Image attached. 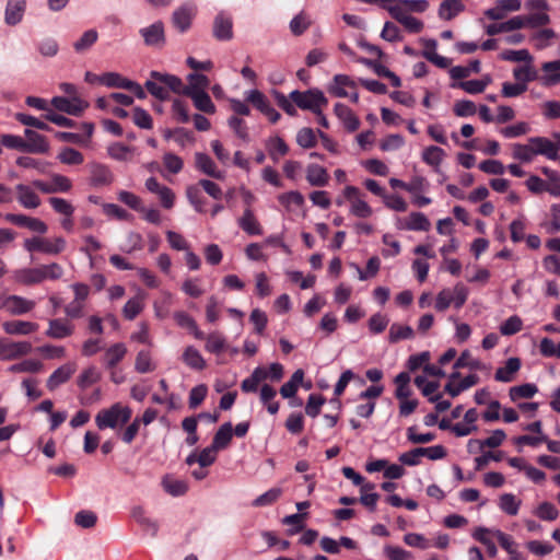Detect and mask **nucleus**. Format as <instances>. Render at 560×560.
<instances>
[{"mask_svg":"<svg viewBox=\"0 0 560 560\" xmlns=\"http://www.w3.org/2000/svg\"><path fill=\"white\" fill-rule=\"evenodd\" d=\"M500 59L505 61H513V62H525V63H532L533 62V56L529 54L527 49H520V50H504L500 54Z\"/></svg>","mask_w":560,"mask_h":560,"instance_id":"603ef678","label":"nucleus"},{"mask_svg":"<svg viewBox=\"0 0 560 560\" xmlns=\"http://www.w3.org/2000/svg\"><path fill=\"white\" fill-rule=\"evenodd\" d=\"M32 351L28 341H9L0 339V360L11 361L27 355Z\"/></svg>","mask_w":560,"mask_h":560,"instance_id":"423d86ee","label":"nucleus"},{"mask_svg":"<svg viewBox=\"0 0 560 560\" xmlns=\"http://www.w3.org/2000/svg\"><path fill=\"white\" fill-rule=\"evenodd\" d=\"M282 492L283 491L280 487H273L266 491L265 493L257 497L253 501L252 505L256 508L271 505L281 497Z\"/></svg>","mask_w":560,"mask_h":560,"instance_id":"37998d69","label":"nucleus"},{"mask_svg":"<svg viewBox=\"0 0 560 560\" xmlns=\"http://www.w3.org/2000/svg\"><path fill=\"white\" fill-rule=\"evenodd\" d=\"M89 168L92 185L106 186L113 182V174L106 165L92 163Z\"/></svg>","mask_w":560,"mask_h":560,"instance_id":"5701e85b","label":"nucleus"},{"mask_svg":"<svg viewBox=\"0 0 560 560\" xmlns=\"http://www.w3.org/2000/svg\"><path fill=\"white\" fill-rule=\"evenodd\" d=\"M74 331V326L66 319H50L46 336L52 339H63L71 336Z\"/></svg>","mask_w":560,"mask_h":560,"instance_id":"f8f14e48","label":"nucleus"},{"mask_svg":"<svg viewBox=\"0 0 560 560\" xmlns=\"http://www.w3.org/2000/svg\"><path fill=\"white\" fill-rule=\"evenodd\" d=\"M544 74L539 78L546 86L560 83V60L545 62L541 67Z\"/></svg>","mask_w":560,"mask_h":560,"instance_id":"a878e982","label":"nucleus"},{"mask_svg":"<svg viewBox=\"0 0 560 560\" xmlns=\"http://www.w3.org/2000/svg\"><path fill=\"white\" fill-rule=\"evenodd\" d=\"M144 43L149 46H158L164 42V30L161 22L153 23L148 27L140 30Z\"/></svg>","mask_w":560,"mask_h":560,"instance_id":"393cba45","label":"nucleus"},{"mask_svg":"<svg viewBox=\"0 0 560 560\" xmlns=\"http://www.w3.org/2000/svg\"><path fill=\"white\" fill-rule=\"evenodd\" d=\"M468 290L465 285L458 283L453 289H443L439 292L435 300V310L444 312L452 304L460 308L467 301Z\"/></svg>","mask_w":560,"mask_h":560,"instance_id":"39448f33","label":"nucleus"},{"mask_svg":"<svg viewBox=\"0 0 560 560\" xmlns=\"http://www.w3.org/2000/svg\"><path fill=\"white\" fill-rule=\"evenodd\" d=\"M40 273L43 275V281L45 280H58L60 279L65 270L58 262H50L47 265L39 266Z\"/></svg>","mask_w":560,"mask_h":560,"instance_id":"bf43d9fd","label":"nucleus"},{"mask_svg":"<svg viewBox=\"0 0 560 560\" xmlns=\"http://www.w3.org/2000/svg\"><path fill=\"white\" fill-rule=\"evenodd\" d=\"M209 86V79L199 73H190L187 77V84L183 86L180 93L185 96H189L194 93L207 91Z\"/></svg>","mask_w":560,"mask_h":560,"instance_id":"a211bd4d","label":"nucleus"},{"mask_svg":"<svg viewBox=\"0 0 560 560\" xmlns=\"http://www.w3.org/2000/svg\"><path fill=\"white\" fill-rule=\"evenodd\" d=\"M145 187L149 191L155 194L159 197L163 207L171 208L173 206L172 190L159 184L154 177H150L147 179Z\"/></svg>","mask_w":560,"mask_h":560,"instance_id":"412c9836","label":"nucleus"},{"mask_svg":"<svg viewBox=\"0 0 560 560\" xmlns=\"http://www.w3.org/2000/svg\"><path fill=\"white\" fill-rule=\"evenodd\" d=\"M246 101L252 103L260 110L271 122H277L280 114L271 106L268 98L258 90H252L246 93Z\"/></svg>","mask_w":560,"mask_h":560,"instance_id":"6e6552de","label":"nucleus"},{"mask_svg":"<svg viewBox=\"0 0 560 560\" xmlns=\"http://www.w3.org/2000/svg\"><path fill=\"white\" fill-rule=\"evenodd\" d=\"M51 105L57 110L72 116H80L89 107V103L82 100L80 96H74L70 98L55 96L51 100Z\"/></svg>","mask_w":560,"mask_h":560,"instance_id":"0eeeda50","label":"nucleus"},{"mask_svg":"<svg viewBox=\"0 0 560 560\" xmlns=\"http://www.w3.org/2000/svg\"><path fill=\"white\" fill-rule=\"evenodd\" d=\"M513 77L517 83L527 85L528 82L538 78V73L532 63H525L513 70Z\"/></svg>","mask_w":560,"mask_h":560,"instance_id":"58836bf2","label":"nucleus"},{"mask_svg":"<svg viewBox=\"0 0 560 560\" xmlns=\"http://www.w3.org/2000/svg\"><path fill=\"white\" fill-rule=\"evenodd\" d=\"M131 418V409L120 404H115L108 409L101 410L96 417L95 422L98 429L106 428L115 429L126 424Z\"/></svg>","mask_w":560,"mask_h":560,"instance_id":"f257e3e1","label":"nucleus"},{"mask_svg":"<svg viewBox=\"0 0 560 560\" xmlns=\"http://www.w3.org/2000/svg\"><path fill=\"white\" fill-rule=\"evenodd\" d=\"M213 35L217 39L229 40L233 36L232 20L224 13H219L213 23Z\"/></svg>","mask_w":560,"mask_h":560,"instance_id":"6ab92c4d","label":"nucleus"},{"mask_svg":"<svg viewBox=\"0 0 560 560\" xmlns=\"http://www.w3.org/2000/svg\"><path fill=\"white\" fill-rule=\"evenodd\" d=\"M233 436V428L231 422L223 423L215 432L212 441V446L219 450H224L229 446Z\"/></svg>","mask_w":560,"mask_h":560,"instance_id":"72a5a7b5","label":"nucleus"},{"mask_svg":"<svg viewBox=\"0 0 560 560\" xmlns=\"http://www.w3.org/2000/svg\"><path fill=\"white\" fill-rule=\"evenodd\" d=\"M388 12L396 21L402 24L408 32L417 34L422 31L423 23L420 20L409 15L407 10L401 8V5L388 7Z\"/></svg>","mask_w":560,"mask_h":560,"instance_id":"1a4fd4ad","label":"nucleus"},{"mask_svg":"<svg viewBox=\"0 0 560 560\" xmlns=\"http://www.w3.org/2000/svg\"><path fill=\"white\" fill-rule=\"evenodd\" d=\"M311 25V20L303 12L295 15L290 22V30L294 35L303 34Z\"/></svg>","mask_w":560,"mask_h":560,"instance_id":"338daca9","label":"nucleus"},{"mask_svg":"<svg viewBox=\"0 0 560 560\" xmlns=\"http://www.w3.org/2000/svg\"><path fill=\"white\" fill-rule=\"evenodd\" d=\"M14 280L23 285H33L43 282L39 266L35 268H22L14 272Z\"/></svg>","mask_w":560,"mask_h":560,"instance_id":"bb28decb","label":"nucleus"},{"mask_svg":"<svg viewBox=\"0 0 560 560\" xmlns=\"http://www.w3.org/2000/svg\"><path fill=\"white\" fill-rule=\"evenodd\" d=\"M237 222L240 228L249 235H260L262 233V229L250 208L244 210Z\"/></svg>","mask_w":560,"mask_h":560,"instance_id":"c85d7f7f","label":"nucleus"},{"mask_svg":"<svg viewBox=\"0 0 560 560\" xmlns=\"http://www.w3.org/2000/svg\"><path fill=\"white\" fill-rule=\"evenodd\" d=\"M535 514L540 520L555 521L559 515V511L556 509V506L553 504H551L549 502H542L536 509Z\"/></svg>","mask_w":560,"mask_h":560,"instance_id":"774afa93","label":"nucleus"},{"mask_svg":"<svg viewBox=\"0 0 560 560\" xmlns=\"http://www.w3.org/2000/svg\"><path fill=\"white\" fill-rule=\"evenodd\" d=\"M334 112H335L336 116L342 121L345 128L348 131L353 132L359 128L360 121H359L358 117L345 104L337 103L335 105Z\"/></svg>","mask_w":560,"mask_h":560,"instance_id":"4be33fe9","label":"nucleus"},{"mask_svg":"<svg viewBox=\"0 0 560 560\" xmlns=\"http://www.w3.org/2000/svg\"><path fill=\"white\" fill-rule=\"evenodd\" d=\"M35 302L20 295L7 296L5 308L12 315H23L35 307Z\"/></svg>","mask_w":560,"mask_h":560,"instance_id":"2eb2a0df","label":"nucleus"},{"mask_svg":"<svg viewBox=\"0 0 560 560\" xmlns=\"http://www.w3.org/2000/svg\"><path fill=\"white\" fill-rule=\"evenodd\" d=\"M48 202L57 213L63 217H72L74 213V207L63 198L51 197Z\"/></svg>","mask_w":560,"mask_h":560,"instance_id":"13d9d810","label":"nucleus"},{"mask_svg":"<svg viewBox=\"0 0 560 560\" xmlns=\"http://www.w3.org/2000/svg\"><path fill=\"white\" fill-rule=\"evenodd\" d=\"M430 228L431 222L422 212H411L401 225V229L408 231L427 232Z\"/></svg>","mask_w":560,"mask_h":560,"instance_id":"cd10ccee","label":"nucleus"},{"mask_svg":"<svg viewBox=\"0 0 560 560\" xmlns=\"http://www.w3.org/2000/svg\"><path fill=\"white\" fill-rule=\"evenodd\" d=\"M107 153L115 160L126 161L130 156L131 149L120 142H115L108 145Z\"/></svg>","mask_w":560,"mask_h":560,"instance_id":"69168bd1","label":"nucleus"},{"mask_svg":"<svg viewBox=\"0 0 560 560\" xmlns=\"http://www.w3.org/2000/svg\"><path fill=\"white\" fill-rule=\"evenodd\" d=\"M195 106L196 109L206 114H214L215 105L211 101L207 91L194 93L188 96Z\"/></svg>","mask_w":560,"mask_h":560,"instance_id":"e433bc0d","label":"nucleus"},{"mask_svg":"<svg viewBox=\"0 0 560 560\" xmlns=\"http://www.w3.org/2000/svg\"><path fill=\"white\" fill-rule=\"evenodd\" d=\"M158 368L156 362L153 360L150 350L142 349L140 350L135 360V370L138 373L145 374L154 372Z\"/></svg>","mask_w":560,"mask_h":560,"instance_id":"c756f323","label":"nucleus"},{"mask_svg":"<svg viewBox=\"0 0 560 560\" xmlns=\"http://www.w3.org/2000/svg\"><path fill=\"white\" fill-rule=\"evenodd\" d=\"M290 100L301 109H308L316 115H320L322 106H326L328 103L324 93L316 89L306 92L292 91Z\"/></svg>","mask_w":560,"mask_h":560,"instance_id":"20e7f679","label":"nucleus"},{"mask_svg":"<svg viewBox=\"0 0 560 560\" xmlns=\"http://www.w3.org/2000/svg\"><path fill=\"white\" fill-rule=\"evenodd\" d=\"M512 155L514 159L523 162L530 163L535 155L532 143L527 142V144L515 143L513 144Z\"/></svg>","mask_w":560,"mask_h":560,"instance_id":"09e8293b","label":"nucleus"},{"mask_svg":"<svg viewBox=\"0 0 560 560\" xmlns=\"http://www.w3.org/2000/svg\"><path fill=\"white\" fill-rule=\"evenodd\" d=\"M26 7L25 0H8L4 21L8 25H16L21 22Z\"/></svg>","mask_w":560,"mask_h":560,"instance_id":"aec40b11","label":"nucleus"},{"mask_svg":"<svg viewBox=\"0 0 560 560\" xmlns=\"http://www.w3.org/2000/svg\"><path fill=\"white\" fill-rule=\"evenodd\" d=\"M177 325L187 328L197 339L205 338L195 319L185 313H177Z\"/></svg>","mask_w":560,"mask_h":560,"instance_id":"4d7b16f0","label":"nucleus"},{"mask_svg":"<svg viewBox=\"0 0 560 560\" xmlns=\"http://www.w3.org/2000/svg\"><path fill=\"white\" fill-rule=\"evenodd\" d=\"M58 159L61 163L68 165H79L84 161L83 154L73 148H65L58 154Z\"/></svg>","mask_w":560,"mask_h":560,"instance_id":"5fc2aeb1","label":"nucleus"},{"mask_svg":"<svg viewBox=\"0 0 560 560\" xmlns=\"http://www.w3.org/2000/svg\"><path fill=\"white\" fill-rule=\"evenodd\" d=\"M98 34L95 30H89L82 34L80 39L73 44V48L78 52L88 50L97 40Z\"/></svg>","mask_w":560,"mask_h":560,"instance_id":"6e6d98bb","label":"nucleus"},{"mask_svg":"<svg viewBox=\"0 0 560 560\" xmlns=\"http://www.w3.org/2000/svg\"><path fill=\"white\" fill-rule=\"evenodd\" d=\"M479 72H480V61L476 59V60L470 61L468 66L453 67L450 70V75L454 80H462V79L468 78L471 73H479Z\"/></svg>","mask_w":560,"mask_h":560,"instance_id":"a19ab883","label":"nucleus"},{"mask_svg":"<svg viewBox=\"0 0 560 560\" xmlns=\"http://www.w3.org/2000/svg\"><path fill=\"white\" fill-rule=\"evenodd\" d=\"M129 81L117 72H106L101 75V84L107 88L126 89Z\"/></svg>","mask_w":560,"mask_h":560,"instance_id":"3c124183","label":"nucleus"},{"mask_svg":"<svg viewBox=\"0 0 560 560\" xmlns=\"http://www.w3.org/2000/svg\"><path fill=\"white\" fill-rule=\"evenodd\" d=\"M100 378H101V374L98 373L96 368L89 366L78 377V385L84 389V388L91 386L92 384L98 382Z\"/></svg>","mask_w":560,"mask_h":560,"instance_id":"052dcab7","label":"nucleus"},{"mask_svg":"<svg viewBox=\"0 0 560 560\" xmlns=\"http://www.w3.org/2000/svg\"><path fill=\"white\" fill-rule=\"evenodd\" d=\"M196 164L200 171L213 178H223V172L219 171L211 158L205 153L196 154Z\"/></svg>","mask_w":560,"mask_h":560,"instance_id":"f704fd0d","label":"nucleus"},{"mask_svg":"<svg viewBox=\"0 0 560 560\" xmlns=\"http://www.w3.org/2000/svg\"><path fill=\"white\" fill-rule=\"evenodd\" d=\"M521 506V501L512 493H504L499 499V508L509 515H516Z\"/></svg>","mask_w":560,"mask_h":560,"instance_id":"a18cd8bd","label":"nucleus"},{"mask_svg":"<svg viewBox=\"0 0 560 560\" xmlns=\"http://www.w3.org/2000/svg\"><path fill=\"white\" fill-rule=\"evenodd\" d=\"M538 388L535 384L526 383L520 386L511 387L509 390V396L512 401H517L522 398H532Z\"/></svg>","mask_w":560,"mask_h":560,"instance_id":"79ce46f5","label":"nucleus"},{"mask_svg":"<svg viewBox=\"0 0 560 560\" xmlns=\"http://www.w3.org/2000/svg\"><path fill=\"white\" fill-rule=\"evenodd\" d=\"M23 247L28 253H43L46 255L57 256L67 247V242L62 236L51 238L33 236L24 240Z\"/></svg>","mask_w":560,"mask_h":560,"instance_id":"f03ea898","label":"nucleus"},{"mask_svg":"<svg viewBox=\"0 0 560 560\" xmlns=\"http://www.w3.org/2000/svg\"><path fill=\"white\" fill-rule=\"evenodd\" d=\"M127 348L124 343L110 346L103 355V363L106 369L113 370L125 358Z\"/></svg>","mask_w":560,"mask_h":560,"instance_id":"b1692460","label":"nucleus"},{"mask_svg":"<svg viewBox=\"0 0 560 560\" xmlns=\"http://www.w3.org/2000/svg\"><path fill=\"white\" fill-rule=\"evenodd\" d=\"M43 370V363L37 360H24L12 364L8 371L11 373H38Z\"/></svg>","mask_w":560,"mask_h":560,"instance_id":"de8ad7c7","label":"nucleus"},{"mask_svg":"<svg viewBox=\"0 0 560 560\" xmlns=\"http://www.w3.org/2000/svg\"><path fill=\"white\" fill-rule=\"evenodd\" d=\"M542 174L548 178L547 191L552 196H560V175L557 171H553L547 166L541 167Z\"/></svg>","mask_w":560,"mask_h":560,"instance_id":"864d4df0","label":"nucleus"},{"mask_svg":"<svg viewBox=\"0 0 560 560\" xmlns=\"http://www.w3.org/2000/svg\"><path fill=\"white\" fill-rule=\"evenodd\" d=\"M15 191L16 199L23 208L36 209L40 206V198L31 186L18 184L15 186Z\"/></svg>","mask_w":560,"mask_h":560,"instance_id":"9b49d317","label":"nucleus"},{"mask_svg":"<svg viewBox=\"0 0 560 560\" xmlns=\"http://www.w3.org/2000/svg\"><path fill=\"white\" fill-rule=\"evenodd\" d=\"M143 308L142 299L139 296L132 298L127 301L122 308L124 316L131 320L133 319Z\"/></svg>","mask_w":560,"mask_h":560,"instance_id":"0e129e2a","label":"nucleus"},{"mask_svg":"<svg viewBox=\"0 0 560 560\" xmlns=\"http://www.w3.org/2000/svg\"><path fill=\"white\" fill-rule=\"evenodd\" d=\"M464 4L460 0H445L441 3L439 9V16L442 20H452L464 10Z\"/></svg>","mask_w":560,"mask_h":560,"instance_id":"4c0bfd02","label":"nucleus"},{"mask_svg":"<svg viewBox=\"0 0 560 560\" xmlns=\"http://www.w3.org/2000/svg\"><path fill=\"white\" fill-rule=\"evenodd\" d=\"M306 179L312 186L323 187L328 183L329 175L323 166L310 164L306 168Z\"/></svg>","mask_w":560,"mask_h":560,"instance_id":"2f4dec72","label":"nucleus"},{"mask_svg":"<svg viewBox=\"0 0 560 560\" xmlns=\"http://www.w3.org/2000/svg\"><path fill=\"white\" fill-rule=\"evenodd\" d=\"M505 438H506L505 432L501 429H497L492 432V434L489 438H487L485 440H471L469 442V444L476 443L479 445L480 448H483V447L495 448L503 443Z\"/></svg>","mask_w":560,"mask_h":560,"instance_id":"c03bdc74","label":"nucleus"},{"mask_svg":"<svg viewBox=\"0 0 560 560\" xmlns=\"http://www.w3.org/2000/svg\"><path fill=\"white\" fill-rule=\"evenodd\" d=\"M269 156L272 161L278 162L280 156L288 154L289 147L284 140L278 136L271 137L266 142Z\"/></svg>","mask_w":560,"mask_h":560,"instance_id":"c9c22d12","label":"nucleus"},{"mask_svg":"<svg viewBox=\"0 0 560 560\" xmlns=\"http://www.w3.org/2000/svg\"><path fill=\"white\" fill-rule=\"evenodd\" d=\"M24 151L30 153H45L49 145L45 137L31 129L25 130Z\"/></svg>","mask_w":560,"mask_h":560,"instance_id":"ddd939ff","label":"nucleus"},{"mask_svg":"<svg viewBox=\"0 0 560 560\" xmlns=\"http://www.w3.org/2000/svg\"><path fill=\"white\" fill-rule=\"evenodd\" d=\"M355 86V82L349 75L336 74L328 86V92L336 97H348L346 89L354 90Z\"/></svg>","mask_w":560,"mask_h":560,"instance_id":"f3484780","label":"nucleus"},{"mask_svg":"<svg viewBox=\"0 0 560 560\" xmlns=\"http://www.w3.org/2000/svg\"><path fill=\"white\" fill-rule=\"evenodd\" d=\"M77 370L75 363L68 362L61 366H59L54 373L48 377L46 382V386L49 390H55L58 386L66 383L70 380V377L74 374Z\"/></svg>","mask_w":560,"mask_h":560,"instance_id":"9d476101","label":"nucleus"},{"mask_svg":"<svg viewBox=\"0 0 560 560\" xmlns=\"http://www.w3.org/2000/svg\"><path fill=\"white\" fill-rule=\"evenodd\" d=\"M197 12L196 5L192 3H184L179 10H177V30L186 32L195 18Z\"/></svg>","mask_w":560,"mask_h":560,"instance_id":"473e14b6","label":"nucleus"},{"mask_svg":"<svg viewBox=\"0 0 560 560\" xmlns=\"http://www.w3.org/2000/svg\"><path fill=\"white\" fill-rule=\"evenodd\" d=\"M144 86L152 96L164 101L175 92V77L152 71L150 73V79L147 80Z\"/></svg>","mask_w":560,"mask_h":560,"instance_id":"7ed1b4c3","label":"nucleus"},{"mask_svg":"<svg viewBox=\"0 0 560 560\" xmlns=\"http://www.w3.org/2000/svg\"><path fill=\"white\" fill-rule=\"evenodd\" d=\"M521 369V360L518 358H510L505 365L499 368L494 374L498 382L509 383L514 378L515 373Z\"/></svg>","mask_w":560,"mask_h":560,"instance_id":"7c9ffc66","label":"nucleus"},{"mask_svg":"<svg viewBox=\"0 0 560 560\" xmlns=\"http://www.w3.org/2000/svg\"><path fill=\"white\" fill-rule=\"evenodd\" d=\"M226 346L225 338L219 332H212L207 337L206 349L212 353H221Z\"/></svg>","mask_w":560,"mask_h":560,"instance_id":"e2e57ef3","label":"nucleus"},{"mask_svg":"<svg viewBox=\"0 0 560 560\" xmlns=\"http://www.w3.org/2000/svg\"><path fill=\"white\" fill-rule=\"evenodd\" d=\"M413 337V330L408 325L393 324L388 332V341L396 343L400 340L410 339Z\"/></svg>","mask_w":560,"mask_h":560,"instance_id":"ea45409f","label":"nucleus"},{"mask_svg":"<svg viewBox=\"0 0 560 560\" xmlns=\"http://www.w3.org/2000/svg\"><path fill=\"white\" fill-rule=\"evenodd\" d=\"M2 329L8 335L26 336L35 332L38 325L27 320H8L2 324Z\"/></svg>","mask_w":560,"mask_h":560,"instance_id":"4468645a","label":"nucleus"},{"mask_svg":"<svg viewBox=\"0 0 560 560\" xmlns=\"http://www.w3.org/2000/svg\"><path fill=\"white\" fill-rule=\"evenodd\" d=\"M445 156V152L440 147L431 145L423 150L422 160L431 166H440Z\"/></svg>","mask_w":560,"mask_h":560,"instance_id":"49530a36","label":"nucleus"},{"mask_svg":"<svg viewBox=\"0 0 560 560\" xmlns=\"http://www.w3.org/2000/svg\"><path fill=\"white\" fill-rule=\"evenodd\" d=\"M528 142L532 143L535 155H544L549 160H556L558 158V152L553 142L545 137H532L528 139Z\"/></svg>","mask_w":560,"mask_h":560,"instance_id":"dca6fc26","label":"nucleus"},{"mask_svg":"<svg viewBox=\"0 0 560 560\" xmlns=\"http://www.w3.org/2000/svg\"><path fill=\"white\" fill-rule=\"evenodd\" d=\"M184 362L191 369L202 370L206 365L200 352L194 347H188L183 353Z\"/></svg>","mask_w":560,"mask_h":560,"instance_id":"8fccbe9b","label":"nucleus"},{"mask_svg":"<svg viewBox=\"0 0 560 560\" xmlns=\"http://www.w3.org/2000/svg\"><path fill=\"white\" fill-rule=\"evenodd\" d=\"M350 213L357 218L365 219L372 215L373 210L366 201L358 198L350 203Z\"/></svg>","mask_w":560,"mask_h":560,"instance_id":"680f3d73","label":"nucleus"}]
</instances>
